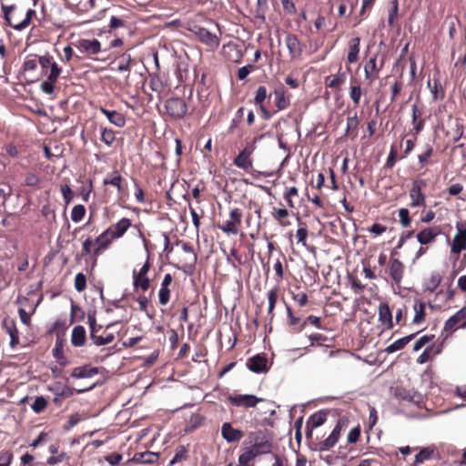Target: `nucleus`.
<instances>
[{"instance_id": "obj_55", "label": "nucleus", "mask_w": 466, "mask_h": 466, "mask_svg": "<svg viewBox=\"0 0 466 466\" xmlns=\"http://www.w3.org/2000/svg\"><path fill=\"white\" fill-rule=\"evenodd\" d=\"M398 160H400V156H398L397 147L393 144L390 147V153L385 163V167L392 168Z\"/></svg>"}, {"instance_id": "obj_13", "label": "nucleus", "mask_w": 466, "mask_h": 466, "mask_svg": "<svg viewBox=\"0 0 466 466\" xmlns=\"http://www.w3.org/2000/svg\"><path fill=\"white\" fill-rule=\"evenodd\" d=\"M104 186H111L115 187L117 191L118 198L122 199V198L127 193V181L124 177L120 174V172L116 169L108 173L105 178L103 179Z\"/></svg>"}, {"instance_id": "obj_51", "label": "nucleus", "mask_w": 466, "mask_h": 466, "mask_svg": "<svg viewBox=\"0 0 466 466\" xmlns=\"http://www.w3.org/2000/svg\"><path fill=\"white\" fill-rule=\"evenodd\" d=\"M355 82L358 83L357 80H355ZM362 93L363 92L360 85H353V81H351V85L350 87V97L354 103L355 106H358L360 105Z\"/></svg>"}, {"instance_id": "obj_23", "label": "nucleus", "mask_w": 466, "mask_h": 466, "mask_svg": "<svg viewBox=\"0 0 466 466\" xmlns=\"http://www.w3.org/2000/svg\"><path fill=\"white\" fill-rule=\"evenodd\" d=\"M285 44L291 59L299 58L303 52V45L294 34H289L285 38Z\"/></svg>"}, {"instance_id": "obj_53", "label": "nucleus", "mask_w": 466, "mask_h": 466, "mask_svg": "<svg viewBox=\"0 0 466 466\" xmlns=\"http://www.w3.org/2000/svg\"><path fill=\"white\" fill-rule=\"evenodd\" d=\"M441 281V276L438 272H433L425 282V289L431 292L434 291Z\"/></svg>"}, {"instance_id": "obj_24", "label": "nucleus", "mask_w": 466, "mask_h": 466, "mask_svg": "<svg viewBox=\"0 0 466 466\" xmlns=\"http://www.w3.org/2000/svg\"><path fill=\"white\" fill-rule=\"evenodd\" d=\"M131 226V220L123 218L116 223L112 224L106 230L111 235V238L117 239L122 238Z\"/></svg>"}, {"instance_id": "obj_5", "label": "nucleus", "mask_w": 466, "mask_h": 466, "mask_svg": "<svg viewBox=\"0 0 466 466\" xmlns=\"http://www.w3.org/2000/svg\"><path fill=\"white\" fill-rule=\"evenodd\" d=\"M72 45L81 54V56H75L77 60L82 57L93 58L94 56H96L101 52V43L96 38H79L73 42Z\"/></svg>"}, {"instance_id": "obj_34", "label": "nucleus", "mask_w": 466, "mask_h": 466, "mask_svg": "<svg viewBox=\"0 0 466 466\" xmlns=\"http://www.w3.org/2000/svg\"><path fill=\"white\" fill-rule=\"evenodd\" d=\"M426 302L422 301L421 299H415L413 301V310H414V317L412 319V323L415 325H420L422 324L426 319Z\"/></svg>"}, {"instance_id": "obj_19", "label": "nucleus", "mask_w": 466, "mask_h": 466, "mask_svg": "<svg viewBox=\"0 0 466 466\" xmlns=\"http://www.w3.org/2000/svg\"><path fill=\"white\" fill-rule=\"evenodd\" d=\"M50 390L55 394L53 399V402L56 407H61L65 399L72 397L75 392L81 393L83 390H76L67 385H60L57 384L53 388H50Z\"/></svg>"}, {"instance_id": "obj_58", "label": "nucleus", "mask_w": 466, "mask_h": 466, "mask_svg": "<svg viewBox=\"0 0 466 466\" xmlns=\"http://www.w3.org/2000/svg\"><path fill=\"white\" fill-rule=\"evenodd\" d=\"M308 324L313 325L318 329H321V319L319 317H316L313 315H309L301 323V325L297 329V331H301Z\"/></svg>"}, {"instance_id": "obj_21", "label": "nucleus", "mask_w": 466, "mask_h": 466, "mask_svg": "<svg viewBox=\"0 0 466 466\" xmlns=\"http://www.w3.org/2000/svg\"><path fill=\"white\" fill-rule=\"evenodd\" d=\"M61 67L58 66V65H53L50 68V72L47 75V79L43 81L41 84V89L44 93L47 95H51L55 91V84L56 83L60 74H61Z\"/></svg>"}, {"instance_id": "obj_1", "label": "nucleus", "mask_w": 466, "mask_h": 466, "mask_svg": "<svg viewBox=\"0 0 466 466\" xmlns=\"http://www.w3.org/2000/svg\"><path fill=\"white\" fill-rule=\"evenodd\" d=\"M38 0H5L2 3L4 17L15 30L27 28L36 16L35 6Z\"/></svg>"}, {"instance_id": "obj_29", "label": "nucleus", "mask_w": 466, "mask_h": 466, "mask_svg": "<svg viewBox=\"0 0 466 466\" xmlns=\"http://www.w3.org/2000/svg\"><path fill=\"white\" fill-rule=\"evenodd\" d=\"M115 240L114 238H111V235L107 232L106 229L103 231L95 241L96 247L93 249L92 256L95 258V259L106 249L109 248L112 241Z\"/></svg>"}, {"instance_id": "obj_7", "label": "nucleus", "mask_w": 466, "mask_h": 466, "mask_svg": "<svg viewBox=\"0 0 466 466\" xmlns=\"http://www.w3.org/2000/svg\"><path fill=\"white\" fill-rule=\"evenodd\" d=\"M263 137V135L255 137L251 144H247L246 147L235 157L233 164L245 170L248 171L253 167L252 154L256 148V143Z\"/></svg>"}, {"instance_id": "obj_3", "label": "nucleus", "mask_w": 466, "mask_h": 466, "mask_svg": "<svg viewBox=\"0 0 466 466\" xmlns=\"http://www.w3.org/2000/svg\"><path fill=\"white\" fill-rule=\"evenodd\" d=\"M143 242H144L145 249L147 253V260L138 270H137V269L133 270L132 277H133L134 289L141 290V291L145 292L150 287V279H149L147 274L151 268V262H150V253H149L148 247H147L148 241L144 237H143Z\"/></svg>"}, {"instance_id": "obj_50", "label": "nucleus", "mask_w": 466, "mask_h": 466, "mask_svg": "<svg viewBox=\"0 0 466 466\" xmlns=\"http://www.w3.org/2000/svg\"><path fill=\"white\" fill-rule=\"evenodd\" d=\"M434 453V448L432 447H426L420 449L419 453L415 456L414 464H421L424 461L431 460L432 458V455Z\"/></svg>"}, {"instance_id": "obj_47", "label": "nucleus", "mask_w": 466, "mask_h": 466, "mask_svg": "<svg viewBox=\"0 0 466 466\" xmlns=\"http://www.w3.org/2000/svg\"><path fill=\"white\" fill-rule=\"evenodd\" d=\"M133 62V58L129 54H122L116 58V70L119 72L130 71V66Z\"/></svg>"}, {"instance_id": "obj_60", "label": "nucleus", "mask_w": 466, "mask_h": 466, "mask_svg": "<svg viewBox=\"0 0 466 466\" xmlns=\"http://www.w3.org/2000/svg\"><path fill=\"white\" fill-rule=\"evenodd\" d=\"M3 328L9 336L19 334L15 321L13 319L5 318L3 320Z\"/></svg>"}, {"instance_id": "obj_26", "label": "nucleus", "mask_w": 466, "mask_h": 466, "mask_svg": "<svg viewBox=\"0 0 466 466\" xmlns=\"http://www.w3.org/2000/svg\"><path fill=\"white\" fill-rule=\"evenodd\" d=\"M173 282L171 274L167 273L161 282L158 291V301L161 306H166L170 301L171 289L170 286Z\"/></svg>"}, {"instance_id": "obj_57", "label": "nucleus", "mask_w": 466, "mask_h": 466, "mask_svg": "<svg viewBox=\"0 0 466 466\" xmlns=\"http://www.w3.org/2000/svg\"><path fill=\"white\" fill-rule=\"evenodd\" d=\"M187 459V449L184 445H179L176 449L175 455L170 461V464H175L181 461Z\"/></svg>"}, {"instance_id": "obj_32", "label": "nucleus", "mask_w": 466, "mask_h": 466, "mask_svg": "<svg viewBox=\"0 0 466 466\" xmlns=\"http://www.w3.org/2000/svg\"><path fill=\"white\" fill-rule=\"evenodd\" d=\"M379 321L386 329H391L393 328L392 313L390 306L386 302H381L379 305L378 309Z\"/></svg>"}, {"instance_id": "obj_6", "label": "nucleus", "mask_w": 466, "mask_h": 466, "mask_svg": "<svg viewBox=\"0 0 466 466\" xmlns=\"http://www.w3.org/2000/svg\"><path fill=\"white\" fill-rule=\"evenodd\" d=\"M349 420L341 418L338 420L330 434L318 444V451L322 452L331 450L339 441L341 433L348 428Z\"/></svg>"}, {"instance_id": "obj_46", "label": "nucleus", "mask_w": 466, "mask_h": 466, "mask_svg": "<svg viewBox=\"0 0 466 466\" xmlns=\"http://www.w3.org/2000/svg\"><path fill=\"white\" fill-rule=\"evenodd\" d=\"M268 315L269 316V320L271 321L274 319V309L279 298V289L278 288H273L268 291Z\"/></svg>"}, {"instance_id": "obj_52", "label": "nucleus", "mask_w": 466, "mask_h": 466, "mask_svg": "<svg viewBox=\"0 0 466 466\" xmlns=\"http://www.w3.org/2000/svg\"><path fill=\"white\" fill-rule=\"evenodd\" d=\"M4 149L5 153L13 158L18 157L22 152H24L22 144L9 143L4 147Z\"/></svg>"}, {"instance_id": "obj_12", "label": "nucleus", "mask_w": 466, "mask_h": 466, "mask_svg": "<svg viewBox=\"0 0 466 466\" xmlns=\"http://www.w3.org/2000/svg\"><path fill=\"white\" fill-rule=\"evenodd\" d=\"M272 95L274 96V102L277 107L276 112L285 110L290 106L292 95L282 83H279L274 86Z\"/></svg>"}, {"instance_id": "obj_35", "label": "nucleus", "mask_w": 466, "mask_h": 466, "mask_svg": "<svg viewBox=\"0 0 466 466\" xmlns=\"http://www.w3.org/2000/svg\"><path fill=\"white\" fill-rule=\"evenodd\" d=\"M99 111L107 117L110 123L117 127H123L126 125V117L122 113L103 106L99 107Z\"/></svg>"}, {"instance_id": "obj_20", "label": "nucleus", "mask_w": 466, "mask_h": 466, "mask_svg": "<svg viewBox=\"0 0 466 466\" xmlns=\"http://www.w3.org/2000/svg\"><path fill=\"white\" fill-rule=\"evenodd\" d=\"M441 233V228L439 226L428 227L420 230L417 235L418 242L424 246L432 244L436 241V238Z\"/></svg>"}, {"instance_id": "obj_43", "label": "nucleus", "mask_w": 466, "mask_h": 466, "mask_svg": "<svg viewBox=\"0 0 466 466\" xmlns=\"http://www.w3.org/2000/svg\"><path fill=\"white\" fill-rule=\"evenodd\" d=\"M441 352V348L431 344L425 347L423 352L418 357L417 363L424 364L428 362L433 356Z\"/></svg>"}, {"instance_id": "obj_54", "label": "nucleus", "mask_w": 466, "mask_h": 466, "mask_svg": "<svg viewBox=\"0 0 466 466\" xmlns=\"http://www.w3.org/2000/svg\"><path fill=\"white\" fill-rule=\"evenodd\" d=\"M101 140L108 147H111L116 141V133L114 130L101 127Z\"/></svg>"}, {"instance_id": "obj_2", "label": "nucleus", "mask_w": 466, "mask_h": 466, "mask_svg": "<svg viewBox=\"0 0 466 466\" xmlns=\"http://www.w3.org/2000/svg\"><path fill=\"white\" fill-rule=\"evenodd\" d=\"M248 443L250 447L247 448L239 458L251 461L256 457L268 454L272 451L273 444L269 438L263 431H255L248 434Z\"/></svg>"}, {"instance_id": "obj_30", "label": "nucleus", "mask_w": 466, "mask_h": 466, "mask_svg": "<svg viewBox=\"0 0 466 466\" xmlns=\"http://www.w3.org/2000/svg\"><path fill=\"white\" fill-rule=\"evenodd\" d=\"M404 269L405 266L400 259L390 258L389 274L395 284L399 285L401 282L404 275Z\"/></svg>"}, {"instance_id": "obj_14", "label": "nucleus", "mask_w": 466, "mask_h": 466, "mask_svg": "<svg viewBox=\"0 0 466 466\" xmlns=\"http://www.w3.org/2000/svg\"><path fill=\"white\" fill-rule=\"evenodd\" d=\"M228 400L234 407L249 409L256 407L264 400L253 394H231L228 395Z\"/></svg>"}, {"instance_id": "obj_42", "label": "nucleus", "mask_w": 466, "mask_h": 466, "mask_svg": "<svg viewBox=\"0 0 466 466\" xmlns=\"http://www.w3.org/2000/svg\"><path fill=\"white\" fill-rule=\"evenodd\" d=\"M394 396L401 400L409 401V402H417L418 400L416 398H419L417 394L410 390H407L401 386H396L393 389Z\"/></svg>"}, {"instance_id": "obj_11", "label": "nucleus", "mask_w": 466, "mask_h": 466, "mask_svg": "<svg viewBox=\"0 0 466 466\" xmlns=\"http://www.w3.org/2000/svg\"><path fill=\"white\" fill-rule=\"evenodd\" d=\"M379 54H374L370 57L364 65V76L369 84H373L380 77V72L384 66V58H381L380 64L378 63Z\"/></svg>"}, {"instance_id": "obj_15", "label": "nucleus", "mask_w": 466, "mask_h": 466, "mask_svg": "<svg viewBox=\"0 0 466 466\" xmlns=\"http://www.w3.org/2000/svg\"><path fill=\"white\" fill-rule=\"evenodd\" d=\"M190 31L196 35V37L204 45L208 46L210 49L215 50L219 46L220 40L216 34L209 32L208 29L195 25Z\"/></svg>"}, {"instance_id": "obj_25", "label": "nucleus", "mask_w": 466, "mask_h": 466, "mask_svg": "<svg viewBox=\"0 0 466 466\" xmlns=\"http://www.w3.org/2000/svg\"><path fill=\"white\" fill-rule=\"evenodd\" d=\"M360 37L353 36L347 44V62L348 64H355L360 59Z\"/></svg>"}, {"instance_id": "obj_17", "label": "nucleus", "mask_w": 466, "mask_h": 466, "mask_svg": "<svg viewBox=\"0 0 466 466\" xmlns=\"http://www.w3.org/2000/svg\"><path fill=\"white\" fill-rule=\"evenodd\" d=\"M456 229L457 233L451 244V252L453 255L459 256L461 251L466 249V223L458 222Z\"/></svg>"}, {"instance_id": "obj_56", "label": "nucleus", "mask_w": 466, "mask_h": 466, "mask_svg": "<svg viewBox=\"0 0 466 466\" xmlns=\"http://www.w3.org/2000/svg\"><path fill=\"white\" fill-rule=\"evenodd\" d=\"M48 402L46 399L43 396H38L35 398L34 403L31 405L34 412L39 414L43 412L47 408Z\"/></svg>"}, {"instance_id": "obj_33", "label": "nucleus", "mask_w": 466, "mask_h": 466, "mask_svg": "<svg viewBox=\"0 0 466 466\" xmlns=\"http://www.w3.org/2000/svg\"><path fill=\"white\" fill-rule=\"evenodd\" d=\"M52 354L56 360L59 366L65 368L69 364L67 357L64 353V339L57 337L56 339L55 347L52 350Z\"/></svg>"}, {"instance_id": "obj_48", "label": "nucleus", "mask_w": 466, "mask_h": 466, "mask_svg": "<svg viewBox=\"0 0 466 466\" xmlns=\"http://www.w3.org/2000/svg\"><path fill=\"white\" fill-rule=\"evenodd\" d=\"M433 152V147L430 144H426L424 151L418 156V161L420 167H425L431 163V157H432Z\"/></svg>"}, {"instance_id": "obj_59", "label": "nucleus", "mask_w": 466, "mask_h": 466, "mask_svg": "<svg viewBox=\"0 0 466 466\" xmlns=\"http://www.w3.org/2000/svg\"><path fill=\"white\" fill-rule=\"evenodd\" d=\"M86 215V208L79 204L76 205L71 211V218L74 222H80Z\"/></svg>"}, {"instance_id": "obj_62", "label": "nucleus", "mask_w": 466, "mask_h": 466, "mask_svg": "<svg viewBox=\"0 0 466 466\" xmlns=\"http://www.w3.org/2000/svg\"><path fill=\"white\" fill-rule=\"evenodd\" d=\"M434 339V335H424L417 339L413 345V351H419L420 349L430 344Z\"/></svg>"}, {"instance_id": "obj_8", "label": "nucleus", "mask_w": 466, "mask_h": 466, "mask_svg": "<svg viewBox=\"0 0 466 466\" xmlns=\"http://www.w3.org/2000/svg\"><path fill=\"white\" fill-rule=\"evenodd\" d=\"M167 114L175 120L182 119L187 113V105L183 98L170 97L165 102Z\"/></svg>"}, {"instance_id": "obj_64", "label": "nucleus", "mask_w": 466, "mask_h": 466, "mask_svg": "<svg viewBox=\"0 0 466 466\" xmlns=\"http://www.w3.org/2000/svg\"><path fill=\"white\" fill-rule=\"evenodd\" d=\"M14 459L13 452L9 450L0 451V466H10Z\"/></svg>"}, {"instance_id": "obj_16", "label": "nucleus", "mask_w": 466, "mask_h": 466, "mask_svg": "<svg viewBox=\"0 0 466 466\" xmlns=\"http://www.w3.org/2000/svg\"><path fill=\"white\" fill-rule=\"evenodd\" d=\"M271 96L272 92H268L266 86H258L255 92L253 102L256 106H258L261 116L264 119H269L271 117V113L268 106L265 105L266 100L269 102Z\"/></svg>"}, {"instance_id": "obj_18", "label": "nucleus", "mask_w": 466, "mask_h": 466, "mask_svg": "<svg viewBox=\"0 0 466 466\" xmlns=\"http://www.w3.org/2000/svg\"><path fill=\"white\" fill-rule=\"evenodd\" d=\"M459 328H466V305L445 321L443 330L452 333Z\"/></svg>"}, {"instance_id": "obj_37", "label": "nucleus", "mask_w": 466, "mask_h": 466, "mask_svg": "<svg viewBox=\"0 0 466 466\" xmlns=\"http://www.w3.org/2000/svg\"><path fill=\"white\" fill-rule=\"evenodd\" d=\"M327 415L328 413L326 411L319 410L309 417L307 422V428L309 429V436H311L312 429L318 428L325 423V421L327 420Z\"/></svg>"}, {"instance_id": "obj_61", "label": "nucleus", "mask_w": 466, "mask_h": 466, "mask_svg": "<svg viewBox=\"0 0 466 466\" xmlns=\"http://www.w3.org/2000/svg\"><path fill=\"white\" fill-rule=\"evenodd\" d=\"M404 84L401 79L396 80L390 87V101L394 102L398 99L403 89Z\"/></svg>"}, {"instance_id": "obj_39", "label": "nucleus", "mask_w": 466, "mask_h": 466, "mask_svg": "<svg viewBox=\"0 0 466 466\" xmlns=\"http://www.w3.org/2000/svg\"><path fill=\"white\" fill-rule=\"evenodd\" d=\"M71 343L74 347H83L86 343V333L83 326H76L71 333Z\"/></svg>"}, {"instance_id": "obj_27", "label": "nucleus", "mask_w": 466, "mask_h": 466, "mask_svg": "<svg viewBox=\"0 0 466 466\" xmlns=\"http://www.w3.org/2000/svg\"><path fill=\"white\" fill-rule=\"evenodd\" d=\"M159 454L157 452L146 451L136 452L134 456L127 461V463L135 464H155L158 461Z\"/></svg>"}, {"instance_id": "obj_22", "label": "nucleus", "mask_w": 466, "mask_h": 466, "mask_svg": "<svg viewBox=\"0 0 466 466\" xmlns=\"http://www.w3.org/2000/svg\"><path fill=\"white\" fill-rule=\"evenodd\" d=\"M347 80V73L342 71L341 66L339 68V71L334 75H329L325 77L324 83L326 87L331 88L335 91H340L343 85Z\"/></svg>"}, {"instance_id": "obj_9", "label": "nucleus", "mask_w": 466, "mask_h": 466, "mask_svg": "<svg viewBox=\"0 0 466 466\" xmlns=\"http://www.w3.org/2000/svg\"><path fill=\"white\" fill-rule=\"evenodd\" d=\"M242 224V211L241 209L235 208L229 211V216L222 225L218 226V228L226 233L237 235Z\"/></svg>"}, {"instance_id": "obj_4", "label": "nucleus", "mask_w": 466, "mask_h": 466, "mask_svg": "<svg viewBox=\"0 0 466 466\" xmlns=\"http://www.w3.org/2000/svg\"><path fill=\"white\" fill-rule=\"evenodd\" d=\"M41 66V74H47V68H51L53 65H56V62L53 61L52 56H37L35 54H30L25 56L23 70L25 72H32L37 68V66Z\"/></svg>"}, {"instance_id": "obj_10", "label": "nucleus", "mask_w": 466, "mask_h": 466, "mask_svg": "<svg viewBox=\"0 0 466 466\" xmlns=\"http://www.w3.org/2000/svg\"><path fill=\"white\" fill-rule=\"evenodd\" d=\"M426 182L423 179L414 180L409 191L410 208H424L426 206V195L423 192Z\"/></svg>"}, {"instance_id": "obj_63", "label": "nucleus", "mask_w": 466, "mask_h": 466, "mask_svg": "<svg viewBox=\"0 0 466 466\" xmlns=\"http://www.w3.org/2000/svg\"><path fill=\"white\" fill-rule=\"evenodd\" d=\"M75 289L82 292L86 289V277L84 273H77L75 277Z\"/></svg>"}, {"instance_id": "obj_31", "label": "nucleus", "mask_w": 466, "mask_h": 466, "mask_svg": "<svg viewBox=\"0 0 466 466\" xmlns=\"http://www.w3.org/2000/svg\"><path fill=\"white\" fill-rule=\"evenodd\" d=\"M247 367L255 373L268 371V360L266 357L257 354L247 360Z\"/></svg>"}, {"instance_id": "obj_49", "label": "nucleus", "mask_w": 466, "mask_h": 466, "mask_svg": "<svg viewBox=\"0 0 466 466\" xmlns=\"http://www.w3.org/2000/svg\"><path fill=\"white\" fill-rule=\"evenodd\" d=\"M90 339L95 345L103 346L112 343L115 339V335L113 333H106V335H96V333L94 334L92 332V334H90Z\"/></svg>"}, {"instance_id": "obj_41", "label": "nucleus", "mask_w": 466, "mask_h": 466, "mask_svg": "<svg viewBox=\"0 0 466 466\" xmlns=\"http://www.w3.org/2000/svg\"><path fill=\"white\" fill-rule=\"evenodd\" d=\"M416 334L417 333H412V334L405 336L401 339H397L396 341H394L393 343L389 345L385 349V351L388 354H390V353H393L395 351L404 349L416 337Z\"/></svg>"}, {"instance_id": "obj_38", "label": "nucleus", "mask_w": 466, "mask_h": 466, "mask_svg": "<svg viewBox=\"0 0 466 466\" xmlns=\"http://www.w3.org/2000/svg\"><path fill=\"white\" fill-rule=\"evenodd\" d=\"M427 86L431 93L433 100H442L445 97V90L442 87L440 79L433 76L432 80H429Z\"/></svg>"}, {"instance_id": "obj_44", "label": "nucleus", "mask_w": 466, "mask_h": 466, "mask_svg": "<svg viewBox=\"0 0 466 466\" xmlns=\"http://www.w3.org/2000/svg\"><path fill=\"white\" fill-rule=\"evenodd\" d=\"M97 373V370L88 366L76 367L73 369L71 376L75 379H85L93 377Z\"/></svg>"}, {"instance_id": "obj_28", "label": "nucleus", "mask_w": 466, "mask_h": 466, "mask_svg": "<svg viewBox=\"0 0 466 466\" xmlns=\"http://www.w3.org/2000/svg\"><path fill=\"white\" fill-rule=\"evenodd\" d=\"M221 435L228 442H238L244 437L241 430L235 429L230 422H224L221 426Z\"/></svg>"}, {"instance_id": "obj_45", "label": "nucleus", "mask_w": 466, "mask_h": 466, "mask_svg": "<svg viewBox=\"0 0 466 466\" xmlns=\"http://www.w3.org/2000/svg\"><path fill=\"white\" fill-rule=\"evenodd\" d=\"M359 125L360 121L357 113H355L352 116H349L347 118V128L345 136H350L352 138L357 137Z\"/></svg>"}, {"instance_id": "obj_36", "label": "nucleus", "mask_w": 466, "mask_h": 466, "mask_svg": "<svg viewBox=\"0 0 466 466\" xmlns=\"http://www.w3.org/2000/svg\"><path fill=\"white\" fill-rule=\"evenodd\" d=\"M289 211L285 208L273 207L271 216L280 227L286 228L290 226Z\"/></svg>"}, {"instance_id": "obj_40", "label": "nucleus", "mask_w": 466, "mask_h": 466, "mask_svg": "<svg viewBox=\"0 0 466 466\" xmlns=\"http://www.w3.org/2000/svg\"><path fill=\"white\" fill-rule=\"evenodd\" d=\"M177 244H181V248H182L184 253L187 255V258H186L183 261V267L184 268L193 267L197 262V255L194 252L192 245L190 243L184 242V241H178Z\"/></svg>"}]
</instances>
